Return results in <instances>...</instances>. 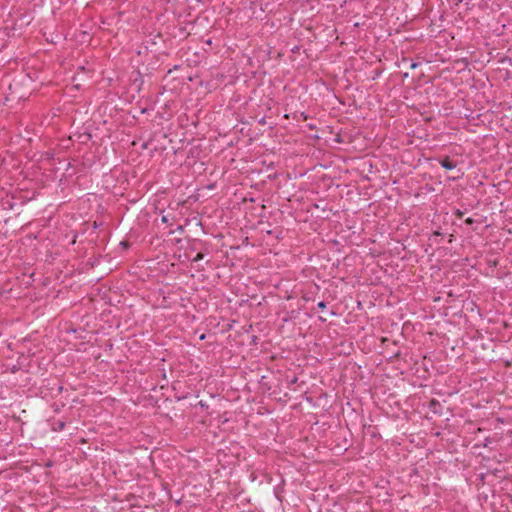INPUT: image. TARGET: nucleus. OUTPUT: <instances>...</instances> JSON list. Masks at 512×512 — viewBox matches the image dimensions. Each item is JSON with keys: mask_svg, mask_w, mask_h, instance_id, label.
Segmentation results:
<instances>
[{"mask_svg": "<svg viewBox=\"0 0 512 512\" xmlns=\"http://www.w3.org/2000/svg\"><path fill=\"white\" fill-rule=\"evenodd\" d=\"M418 66H419V63H417V62H412V63L410 64V68H411V69H416Z\"/></svg>", "mask_w": 512, "mask_h": 512, "instance_id": "obj_6", "label": "nucleus"}, {"mask_svg": "<svg viewBox=\"0 0 512 512\" xmlns=\"http://www.w3.org/2000/svg\"><path fill=\"white\" fill-rule=\"evenodd\" d=\"M437 161L446 170H452L456 168V163L451 161L448 156L440 157L437 159Z\"/></svg>", "mask_w": 512, "mask_h": 512, "instance_id": "obj_1", "label": "nucleus"}, {"mask_svg": "<svg viewBox=\"0 0 512 512\" xmlns=\"http://www.w3.org/2000/svg\"><path fill=\"white\" fill-rule=\"evenodd\" d=\"M64 426H65V424H64L63 422H60V423L58 424L59 430H63V429H64Z\"/></svg>", "mask_w": 512, "mask_h": 512, "instance_id": "obj_8", "label": "nucleus"}, {"mask_svg": "<svg viewBox=\"0 0 512 512\" xmlns=\"http://www.w3.org/2000/svg\"><path fill=\"white\" fill-rule=\"evenodd\" d=\"M177 231H183V226H178Z\"/></svg>", "mask_w": 512, "mask_h": 512, "instance_id": "obj_10", "label": "nucleus"}, {"mask_svg": "<svg viewBox=\"0 0 512 512\" xmlns=\"http://www.w3.org/2000/svg\"><path fill=\"white\" fill-rule=\"evenodd\" d=\"M204 258V254L201 252H198L195 257L191 259L193 263H196Z\"/></svg>", "mask_w": 512, "mask_h": 512, "instance_id": "obj_2", "label": "nucleus"}, {"mask_svg": "<svg viewBox=\"0 0 512 512\" xmlns=\"http://www.w3.org/2000/svg\"><path fill=\"white\" fill-rule=\"evenodd\" d=\"M162 222H164V223L168 222V219H167V217H166V216H163V217H162Z\"/></svg>", "mask_w": 512, "mask_h": 512, "instance_id": "obj_9", "label": "nucleus"}, {"mask_svg": "<svg viewBox=\"0 0 512 512\" xmlns=\"http://www.w3.org/2000/svg\"><path fill=\"white\" fill-rule=\"evenodd\" d=\"M436 405H439V402H438L437 400H432V401L430 402V407H432V406H436Z\"/></svg>", "mask_w": 512, "mask_h": 512, "instance_id": "obj_7", "label": "nucleus"}, {"mask_svg": "<svg viewBox=\"0 0 512 512\" xmlns=\"http://www.w3.org/2000/svg\"><path fill=\"white\" fill-rule=\"evenodd\" d=\"M434 235L435 236H441L442 234L440 232H435Z\"/></svg>", "mask_w": 512, "mask_h": 512, "instance_id": "obj_11", "label": "nucleus"}, {"mask_svg": "<svg viewBox=\"0 0 512 512\" xmlns=\"http://www.w3.org/2000/svg\"><path fill=\"white\" fill-rule=\"evenodd\" d=\"M473 223H474V219H472V218L465 219V224L472 225Z\"/></svg>", "mask_w": 512, "mask_h": 512, "instance_id": "obj_5", "label": "nucleus"}, {"mask_svg": "<svg viewBox=\"0 0 512 512\" xmlns=\"http://www.w3.org/2000/svg\"><path fill=\"white\" fill-rule=\"evenodd\" d=\"M327 306L326 302L324 301H320L318 304H317V307L321 310L325 309Z\"/></svg>", "mask_w": 512, "mask_h": 512, "instance_id": "obj_3", "label": "nucleus"}, {"mask_svg": "<svg viewBox=\"0 0 512 512\" xmlns=\"http://www.w3.org/2000/svg\"><path fill=\"white\" fill-rule=\"evenodd\" d=\"M455 215L458 217V218H462L464 213L461 211V210H456L455 212Z\"/></svg>", "mask_w": 512, "mask_h": 512, "instance_id": "obj_4", "label": "nucleus"}]
</instances>
